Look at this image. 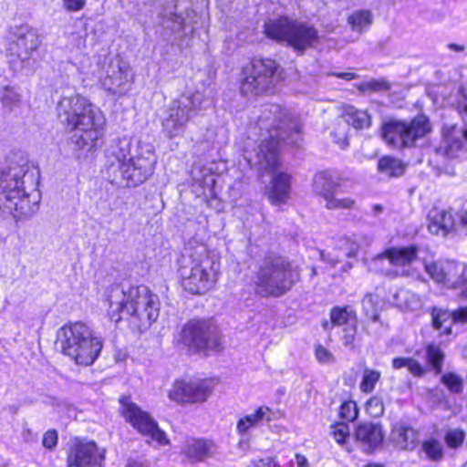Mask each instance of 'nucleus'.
<instances>
[{
    "label": "nucleus",
    "mask_w": 467,
    "mask_h": 467,
    "mask_svg": "<svg viewBox=\"0 0 467 467\" xmlns=\"http://www.w3.org/2000/svg\"><path fill=\"white\" fill-rule=\"evenodd\" d=\"M107 314L115 324L125 323L133 332L148 330L158 319L161 311L159 296L148 285L112 284L105 293Z\"/></svg>",
    "instance_id": "1"
},
{
    "label": "nucleus",
    "mask_w": 467,
    "mask_h": 467,
    "mask_svg": "<svg viewBox=\"0 0 467 467\" xmlns=\"http://www.w3.org/2000/svg\"><path fill=\"white\" fill-rule=\"evenodd\" d=\"M57 117L77 149L94 152L106 140L107 120L103 111L81 94L62 97L57 102Z\"/></svg>",
    "instance_id": "2"
},
{
    "label": "nucleus",
    "mask_w": 467,
    "mask_h": 467,
    "mask_svg": "<svg viewBox=\"0 0 467 467\" xmlns=\"http://www.w3.org/2000/svg\"><path fill=\"white\" fill-rule=\"evenodd\" d=\"M179 284L182 289L201 296L214 288L221 274L219 256L205 243L190 241L176 259Z\"/></svg>",
    "instance_id": "3"
},
{
    "label": "nucleus",
    "mask_w": 467,
    "mask_h": 467,
    "mask_svg": "<svg viewBox=\"0 0 467 467\" xmlns=\"http://www.w3.org/2000/svg\"><path fill=\"white\" fill-rule=\"evenodd\" d=\"M172 344L188 355L208 358L224 350V336L213 317H193L173 333Z\"/></svg>",
    "instance_id": "4"
},
{
    "label": "nucleus",
    "mask_w": 467,
    "mask_h": 467,
    "mask_svg": "<svg viewBox=\"0 0 467 467\" xmlns=\"http://www.w3.org/2000/svg\"><path fill=\"white\" fill-rule=\"evenodd\" d=\"M301 274L300 266L285 256L267 254L254 275V291L264 298L281 297L301 281Z\"/></svg>",
    "instance_id": "5"
},
{
    "label": "nucleus",
    "mask_w": 467,
    "mask_h": 467,
    "mask_svg": "<svg viewBox=\"0 0 467 467\" xmlns=\"http://www.w3.org/2000/svg\"><path fill=\"white\" fill-rule=\"evenodd\" d=\"M61 353L78 366L88 367L101 354L103 339L84 321H68L57 333Z\"/></svg>",
    "instance_id": "6"
},
{
    "label": "nucleus",
    "mask_w": 467,
    "mask_h": 467,
    "mask_svg": "<svg viewBox=\"0 0 467 467\" xmlns=\"http://www.w3.org/2000/svg\"><path fill=\"white\" fill-rule=\"evenodd\" d=\"M284 68L273 57L254 56L241 69L239 91L245 98H258L275 92L284 79Z\"/></svg>",
    "instance_id": "7"
},
{
    "label": "nucleus",
    "mask_w": 467,
    "mask_h": 467,
    "mask_svg": "<svg viewBox=\"0 0 467 467\" xmlns=\"http://www.w3.org/2000/svg\"><path fill=\"white\" fill-rule=\"evenodd\" d=\"M265 36L275 43L285 44L297 55H304L306 49L319 42L317 28L309 23L282 15L264 23Z\"/></svg>",
    "instance_id": "8"
},
{
    "label": "nucleus",
    "mask_w": 467,
    "mask_h": 467,
    "mask_svg": "<svg viewBox=\"0 0 467 467\" xmlns=\"http://www.w3.org/2000/svg\"><path fill=\"white\" fill-rule=\"evenodd\" d=\"M433 130L430 118L418 113L410 119L389 117L379 127V137L393 150L414 149L417 142L428 137Z\"/></svg>",
    "instance_id": "9"
},
{
    "label": "nucleus",
    "mask_w": 467,
    "mask_h": 467,
    "mask_svg": "<svg viewBox=\"0 0 467 467\" xmlns=\"http://www.w3.org/2000/svg\"><path fill=\"white\" fill-rule=\"evenodd\" d=\"M220 376H192L180 377L173 380L167 395L171 401L181 405H201L206 403L221 384Z\"/></svg>",
    "instance_id": "10"
},
{
    "label": "nucleus",
    "mask_w": 467,
    "mask_h": 467,
    "mask_svg": "<svg viewBox=\"0 0 467 467\" xmlns=\"http://www.w3.org/2000/svg\"><path fill=\"white\" fill-rule=\"evenodd\" d=\"M119 414L134 431L160 446L170 444L166 432L161 430L152 415L133 401L130 393L119 397Z\"/></svg>",
    "instance_id": "11"
},
{
    "label": "nucleus",
    "mask_w": 467,
    "mask_h": 467,
    "mask_svg": "<svg viewBox=\"0 0 467 467\" xmlns=\"http://www.w3.org/2000/svg\"><path fill=\"white\" fill-rule=\"evenodd\" d=\"M106 448L88 437L73 436L66 449L67 467H105Z\"/></svg>",
    "instance_id": "12"
},
{
    "label": "nucleus",
    "mask_w": 467,
    "mask_h": 467,
    "mask_svg": "<svg viewBox=\"0 0 467 467\" xmlns=\"http://www.w3.org/2000/svg\"><path fill=\"white\" fill-rule=\"evenodd\" d=\"M340 181V178H335L328 170L319 171L313 177V187L317 194L326 201V207L328 210L351 209L356 203L355 200L349 197L336 198Z\"/></svg>",
    "instance_id": "13"
},
{
    "label": "nucleus",
    "mask_w": 467,
    "mask_h": 467,
    "mask_svg": "<svg viewBox=\"0 0 467 467\" xmlns=\"http://www.w3.org/2000/svg\"><path fill=\"white\" fill-rule=\"evenodd\" d=\"M419 253L420 247L415 244L406 246H390L380 252L377 258L386 259L394 268L401 269L400 273L398 270L388 273L389 276L396 278L400 275H409L410 267L418 260Z\"/></svg>",
    "instance_id": "14"
},
{
    "label": "nucleus",
    "mask_w": 467,
    "mask_h": 467,
    "mask_svg": "<svg viewBox=\"0 0 467 467\" xmlns=\"http://www.w3.org/2000/svg\"><path fill=\"white\" fill-rule=\"evenodd\" d=\"M422 353L423 365L412 358L397 357L392 359V368L400 369L406 367L409 372L417 378L423 376L430 369L438 371V347L431 343L426 345L424 348L415 351L417 357H420Z\"/></svg>",
    "instance_id": "15"
},
{
    "label": "nucleus",
    "mask_w": 467,
    "mask_h": 467,
    "mask_svg": "<svg viewBox=\"0 0 467 467\" xmlns=\"http://www.w3.org/2000/svg\"><path fill=\"white\" fill-rule=\"evenodd\" d=\"M354 440L368 454L378 451L384 442L385 431L381 422L363 420L354 427Z\"/></svg>",
    "instance_id": "16"
},
{
    "label": "nucleus",
    "mask_w": 467,
    "mask_h": 467,
    "mask_svg": "<svg viewBox=\"0 0 467 467\" xmlns=\"http://www.w3.org/2000/svg\"><path fill=\"white\" fill-rule=\"evenodd\" d=\"M15 38L10 42V54L22 61L31 58L33 53L40 46L39 35L33 27L20 26L14 34Z\"/></svg>",
    "instance_id": "17"
},
{
    "label": "nucleus",
    "mask_w": 467,
    "mask_h": 467,
    "mask_svg": "<svg viewBox=\"0 0 467 467\" xmlns=\"http://www.w3.org/2000/svg\"><path fill=\"white\" fill-rule=\"evenodd\" d=\"M332 326L342 327L344 346H353L358 334V313L350 306H335L329 311Z\"/></svg>",
    "instance_id": "18"
},
{
    "label": "nucleus",
    "mask_w": 467,
    "mask_h": 467,
    "mask_svg": "<svg viewBox=\"0 0 467 467\" xmlns=\"http://www.w3.org/2000/svg\"><path fill=\"white\" fill-rule=\"evenodd\" d=\"M119 169L126 185L136 187L144 182L152 173L153 161L141 155H137L121 161Z\"/></svg>",
    "instance_id": "19"
},
{
    "label": "nucleus",
    "mask_w": 467,
    "mask_h": 467,
    "mask_svg": "<svg viewBox=\"0 0 467 467\" xmlns=\"http://www.w3.org/2000/svg\"><path fill=\"white\" fill-rule=\"evenodd\" d=\"M272 177L267 191L271 204L281 205L287 202L292 192V175L285 171H268Z\"/></svg>",
    "instance_id": "20"
},
{
    "label": "nucleus",
    "mask_w": 467,
    "mask_h": 467,
    "mask_svg": "<svg viewBox=\"0 0 467 467\" xmlns=\"http://www.w3.org/2000/svg\"><path fill=\"white\" fill-rule=\"evenodd\" d=\"M282 138L269 136L258 146V158L265 164L267 171H276L282 166L281 143Z\"/></svg>",
    "instance_id": "21"
},
{
    "label": "nucleus",
    "mask_w": 467,
    "mask_h": 467,
    "mask_svg": "<svg viewBox=\"0 0 467 467\" xmlns=\"http://www.w3.org/2000/svg\"><path fill=\"white\" fill-rule=\"evenodd\" d=\"M214 442L205 438L188 439L181 454L191 463L202 462L213 455Z\"/></svg>",
    "instance_id": "22"
},
{
    "label": "nucleus",
    "mask_w": 467,
    "mask_h": 467,
    "mask_svg": "<svg viewBox=\"0 0 467 467\" xmlns=\"http://www.w3.org/2000/svg\"><path fill=\"white\" fill-rule=\"evenodd\" d=\"M13 177L9 172L0 171V217H17L16 202L14 196Z\"/></svg>",
    "instance_id": "23"
},
{
    "label": "nucleus",
    "mask_w": 467,
    "mask_h": 467,
    "mask_svg": "<svg viewBox=\"0 0 467 467\" xmlns=\"http://www.w3.org/2000/svg\"><path fill=\"white\" fill-rule=\"evenodd\" d=\"M340 118L356 130H368L372 125V116L368 109H358L350 104L340 107Z\"/></svg>",
    "instance_id": "24"
},
{
    "label": "nucleus",
    "mask_w": 467,
    "mask_h": 467,
    "mask_svg": "<svg viewBox=\"0 0 467 467\" xmlns=\"http://www.w3.org/2000/svg\"><path fill=\"white\" fill-rule=\"evenodd\" d=\"M391 440L400 450L412 451L419 444V432L410 425L399 423L391 429Z\"/></svg>",
    "instance_id": "25"
},
{
    "label": "nucleus",
    "mask_w": 467,
    "mask_h": 467,
    "mask_svg": "<svg viewBox=\"0 0 467 467\" xmlns=\"http://www.w3.org/2000/svg\"><path fill=\"white\" fill-rule=\"evenodd\" d=\"M465 265L454 260H446L440 265V284L455 287L465 282Z\"/></svg>",
    "instance_id": "26"
},
{
    "label": "nucleus",
    "mask_w": 467,
    "mask_h": 467,
    "mask_svg": "<svg viewBox=\"0 0 467 467\" xmlns=\"http://www.w3.org/2000/svg\"><path fill=\"white\" fill-rule=\"evenodd\" d=\"M407 163L393 155H384L378 160L377 170L389 178H399L405 173Z\"/></svg>",
    "instance_id": "27"
},
{
    "label": "nucleus",
    "mask_w": 467,
    "mask_h": 467,
    "mask_svg": "<svg viewBox=\"0 0 467 467\" xmlns=\"http://www.w3.org/2000/svg\"><path fill=\"white\" fill-rule=\"evenodd\" d=\"M443 142H444V155L452 159L456 156V153L462 147V138L467 140V129L461 134L455 127L451 128L450 130H443Z\"/></svg>",
    "instance_id": "28"
},
{
    "label": "nucleus",
    "mask_w": 467,
    "mask_h": 467,
    "mask_svg": "<svg viewBox=\"0 0 467 467\" xmlns=\"http://www.w3.org/2000/svg\"><path fill=\"white\" fill-rule=\"evenodd\" d=\"M360 413V409L356 400L351 398L343 399L337 410L338 421H346L350 424L355 422Z\"/></svg>",
    "instance_id": "29"
},
{
    "label": "nucleus",
    "mask_w": 467,
    "mask_h": 467,
    "mask_svg": "<svg viewBox=\"0 0 467 467\" xmlns=\"http://www.w3.org/2000/svg\"><path fill=\"white\" fill-rule=\"evenodd\" d=\"M467 323V307L448 314L440 310V337L451 334L452 323Z\"/></svg>",
    "instance_id": "30"
},
{
    "label": "nucleus",
    "mask_w": 467,
    "mask_h": 467,
    "mask_svg": "<svg viewBox=\"0 0 467 467\" xmlns=\"http://www.w3.org/2000/svg\"><path fill=\"white\" fill-rule=\"evenodd\" d=\"M380 379L381 372L379 370L365 368L362 371V377L359 382L360 392L363 394H371Z\"/></svg>",
    "instance_id": "31"
},
{
    "label": "nucleus",
    "mask_w": 467,
    "mask_h": 467,
    "mask_svg": "<svg viewBox=\"0 0 467 467\" xmlns=\"http://www.w3.org/2000/svg\"><path fill=\"white\" fill-rule=\"evenodd\" d=\"M330 436L340 446L346 445L350 438L349 424L346 421H335L330 424Z\"/></svg>",
    "instance_id": "32"
},
{
    "label": "nucleus",
    "mask_w": 467,
    "mask_h": 467,
    "mask_svg": "<svg viewBox=\"0 0 467 467\" xmlns=\"http://www.w3.org/2000/svg\"><path fill=\"white\" fill-rule=\"evenodd\" d=\"M348 22L354 30H362L372 24V15L368 10H358L348 18Z\"/></svg>",
    "instance_id": "33"
},
{
    "label": "nucleus",
    "mask_w": 467,
    "mask_h": 467,
    "mask_svg": "<svg viewBox=\"0 0 467 467\" xmlns=\"http://www.w3.org/2000/svg\"><path fill=\"white\" fill-rule=\"evenodd\" d=\"M263 412L258 408L254 412L249 415L243 416L236 423V431L240 434L246 433L251 428L256 426L262 419Z\"/></svg>",
    "instance_id": "34"
},
{
    "label": "nucleus",
    "mask_w": 467,
    "mask_h": 467,
    "mask_svg": "<svg viewBox=\"0 0 467 467\" xmlns=\"http://www.w3.org/2000/svg\"><path fill=\"white\" fill-rule=\"evenodd\" d=\"M364 409L367 414L371 418L381 417L385 412L383 399L379 395H372L366 400Z\"/></svg>",
    "instance_id": "35"
},
{
    "label": "nucleus",
    "mask_w": 467,
    "mask_h": 467,
    "mask_svg": "<svg viewBox=\"0 0 467 467\" xmlns=\"http://www.w3.org/2000/svg\"><path fill=\"white\" fill-rule=\"evenodd\" d=\"M441 381L451 393H461L462 391V379L455 373H444L441 378Z\"/></svg>",
    "instance_id": "36"
},
{
    "label": "nucleus",
    "mask_w": 467,
    "mask_h": 467,
    "mask_svg": "<svg viewBox=\"0 0 467 467\" xmlns=\"http://www.w3.org/2000/svg\"><path fill=\"white\" fill-rule=\"evenodd\" d=\"M358 89L362 92H378L389 89V84L384 79H371L362 82L358 86Z\"/></svg>",
    "instance_id": "37"
},
{
    "label": "nucleus",
    "mask_w": 467,
    "mask_h": 467,
    "mask_svg": "<svg viewBox=\"0 0 467 467\" xmlns=\"http://www.w3.org/2000/svg\"><path fill=\"white\" fill-rule=\"evenodd\" d=\"M59 436L56 429H48L43 433L42 446L48 451H54L58 445Z\"/></svg>",
    "instance_id": "38"
},
{
    "label": "nucleus",
    "mask_w": 467,
    "mask_h": 467,
    "mask_svg": "<svg viewBox=\"0 0 467 467\" xmlns=\"http://www.w3.org/2000/svg\"><path fill=\"white\" fill-rule=\"evenodd\" d=\"M459 223H456L455 216L451 211H445L442 213L440 218V230H443L445 234L453 232Z\"/></svg>",
    "instance_id": "39"
},
{
    "label": "nucleus",
    "mask_w": 467,
    "mask_h": 467,
    "mask_svg": "<svg viewBox=\"0 0 467 467\" xmlns=\"http://www.w3.org/2000/svg\"><path fill=\"white\" fill-rule=\"evenodd\" d=\"M464 432L460 430H451L445 436V441L451 448L460 447L464 440Z\"/></svg>",
    "instance_id": "40"
},
{
    "label": "nucleus",
    "mask_w": 467,
    "mask_h": 467,
    "mask_svg": "<svg viewBox=\"0 0 467 467\" xmlns=\"http://www.w3.org/2000/svg\"><path fill=\"white\" fill-rule=\"evenodd\" d=\"M314 353L317 360L321 364H327L334 361L332 352L321 344L315 345Z\"/></svg>",
    "instance_id": "41"
},
{
    "label": "nucleus",
    "mask_w": 467,
    "mask_h": 467,
    "mask_svg": "<svg viewBox=\"0 0 467 467\" xmlns=\"http://www.w3.org/2000/svg\"><path fill=\"white\" fill-rule=\"evenodd\" d=\"M458 114L462 118H467V94L462 88H459L458 97L454 104Z\"/></svg>",
    "instance_id": "42"
},
{
    "label": "nucleus",
    "mask_w": 467,
    "mask_h": 467,
    "mask_svg": "<svg viewBox=\"0 0 467 467\" xmlns=\"http://www.w3.org/2000/svg\"><path fill=\"white\" fill-rule=\"evenodd\" d=\"M249 467H281L275 456H266L251 461Z\"/></svg>",
    "instance_id": "43"
},
{
    "label": "nucleus",
    "mask_w": 467,
    "mask_h": 467,
    "mask_svg": "<svg viewBox=\"0 0 467 467\" xmlns=\"http://www.w3.org/2000/svg\"><path fill=\"white\" fill-rule=\"evenodd\" d=\"M422 450L430 459H438V442L436 440L431 439L429 441H425L422 443Z\"/></svg>",
    "instance_id": "44"
},
{
    "label": "nucleus",
    "mask_w": 467,
    "mask_h": 467,
    "mask_svg": "<svg viewBox=\"0 0 467 467\" xmlns=\"http://www.w3.org/2000/svg\"><path fill=\"white\" fill-rule=\"evenodd\" d=\"M62 3L67 12H78L86 5V0H62Z\"/></svg>",
    "instance_id": "45"
},
{
    "label": "nucleus",
    "mask_w": 467,
    "mask_h": 467,
    "mask_svg": "<svg viewBox=\"0 0 467 467\" xmlns=\"http://www.w3.org/2000/svg\"><path fill=\"white\" fill-rule=\"evenodd\" d=\"M258 410H261L263 412L262 419L263 420H266L267 422L272 421L279 418L278 412L275 411L273 409L267 406H260Z\"/></svg>",
    "instance_id": "46"
},
{
    "label": "nucleus",
    "mask_w": 467,
    "mask_h": 467,
    "mask_svg": "<svg viewBox=\"0 0 467 467\" xmlns=\"http://www.w3.org/2000/svg\"><path fill=\"white\" fill-rule=\"evenodd\" d=\"M365 317H368L373 323L380 321V313L377 308H375L371 314H369L368 311L366 310Z\"/></svg>",
    "instance_id": "47"
},
{
    "label": "nucleus",
    "mask_w": 467,
    "mask_h": 467,
    "mask_svg": "<svg viewBox=\"0 0 467 467\" xmlns=\"http://www.w3.org/2000/svg\"><path fill=\"white\" fill-rule=\"evenodd\" d=\"M295 457L297 467H309L308 461L305 455L296 453Z\"/></svg>",
    "instance_id": "48"
},
{
    "label": "nucleus",
    "mask_w": 467,
    "mask_h": 467,
    "mask_svg": "<svg viewBox=\"0 0 467 467\" xmlns=\"http://www.w3.org/2000/svg\"><path fill=\"white\" fill-rule=\"evenodd\" d=\"M337 77H338L339 78H342L344 80H353V79L357 78L358 76L354 72H341V73L337 74Z\"/></svg>",
    "instance_id": "49"
},
{
    "label": "nucleus",
    "mask_w": 467,
    "mask_h": 467,
    "mask_svg": "<svg viewBox=\"0 0 467 467\" xmlns=\"http://www.w3.org/2000/svg\"><path fill=\"white\" fill-rule=\"evenodd\" d=\"M459 226L462 227L467 233V211L459 216Z\"/></svg>",
    "instance_id": "50"
},
{
    "label": "nucleus",
    "mask_w": 467,
    "mask_h": 467,
    "mask_svg": "<svg viewBox=\"0 0 467 467\" xmlns=\"http://www.w3.org/2000/svg\"><path fill=\"white\" fill-rule=\"evenodd\" d=\"M428 227L431 233H434V234L438 233V222L436 221L435 218L430 219V223H429Z\"/></svg>",
    "instance_id": "51"
},
{
    "label": "nucleus",
    "mask_w": 467,
    "mask_h": 467,
    "mask_svg": "<svg viewBox=\"0 0 467 467\" xmlns=\"http://www.w3.org/2000/svg\"><path fill=\"white\" fill-rule=\"evenodd\" d=\"M431 316H432V326L438 329V313L436 312L435 308L432 309Z\"/></svg>",
    "instance_id": "52"
},
{
    "label": "nucleus",
    "mask_w": 467,
    "mask_h": 467,
    "mask_svg": "<svg viewBox=\"0 0 467 467\" xmlns=\"http://www.w3.org/2000/svg\"><path fill=\"white\" fill-rule=\"evenodd\" d=\"M449 48L452 49L454 51L462 52L464 50L465 47L463 46L457 45V44H450Z\"/></svg>",
    "instance_id": "53"
},
{
    "label": "nucleus",
    "mask_w": 467,
    "mask_h": 467,
    "mask_svg": "<svg viewBox=\"0 0 467 467\" xmlns=\"http://www.w3.org/2000/svg\"><path fill=\"white\" fill-rule=\"evenodd\" d=\"M322 327L325 329V330H330L332 329L333 327H335V326H332L331 324V319L329 318V321L327 320H325L322 322Z\"/></svg>",
    "instance_id": "54"
},
{
    "label": "nucleus",
    "mask_w": 467,
    "mask_h": 467,
    "mask_svg": "<svg viewBox=\"0 0 467 467\" xmlns=\"http://www.w3.org/2000/svg\"><path fill=\"white\" fill-rule=\"evenodd\" d=\"M363 467H385V465L380 462H367L365 465H363Z\"/></svg>",
    "instance_id": "55"
},
{
    "label": "nucleus",
    "mask_w": 467,
    "mask_h": 467,
    "mask_svg": "<svg viewBox=\"0 0 467 467\" xmlns=\"http://www.w3.org/2000/svg\"><path fill=\"white\" fill-rule=\"evenodd\" d=\"M280 128H281V126L279 124H277L275 128H273V130H278ZM271 130H272V129L269 130V131H271Z\"/></svg>",
    "instance_id": "56"
},
{
    "label": "nucleus",
    "mask_w": 467,
    "mask_h": 467,
    "mask_svg": "<svg viewBox=\"0 0 467 467\" xmlns=\"http://www.w3.org/2000/svg\"><path fill=\"white\" fill-rule=\"evenodd\" d=\"M439 357H440V364H441V360L443 358V354L441 351H440Z\"/></svg>",
    "instance_id": "57"
},
{
    "label": "nucleus",
    "mask_w": 467,
    "mask_h": 467,
    "mask_svg": "<svg viewBox=\"0 0 467 467\" xmlns=\"http://www.w3.org/2000/svg\"><path fill=\"white\" fill-rule=\"evenodd\" d=\"M464 355H465V357H467V347L464 349Z\"/></svg>",
    "instance_id": "58"
},
{
    "label": "nucleus",
    "mask_w": 467,
    "mask_h": 467,
    "mask_svg": "<svg viewBox=\"0 0 467 467\" xmlns=\"http://www.w3.org/2000/svg\"><path fill=\"white\" fill-rule=\"evenodd\" d=\"M368 302H369L372 306L374 305V304H373V302H372V299H371V298H369Z\"/></svg>",
    "instance_id": "59"
},
{
    "label": "nucleus",
    "mask_w": 467,
    "mask_h": 467,
    "mask_svg": "<svg viewBox=\"0 0 467 467\" xmlns=\"http://www.w3.org/2000/svg\"><path fill=\"white\" fill-rule=\"evenodd\" d=\"M439 455H440V457L441 456V449H440Z\"/></svg>",
    "instance_id": "60"
}]
</instances>
